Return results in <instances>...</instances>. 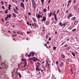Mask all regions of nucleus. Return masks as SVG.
I'll return each mask as SVG.
<instances>
[{
    "label": "nucleus",
    "mask_w": 79,
    "mask_h": 79,
    "mask_svg": "<svg viewBox=\"0 0 79 79\" xmlns=\"http://www.w3.org/2000/svg\"><path fill=\"white\" fill-rule=\"evenodd\" d=\"M15 72V70H13V72H11V74H13V73H14Z\"/></svg>",
    "instance_id": "obj_38"
},
{
    "label": "nucleus",
    "mask_w": 79,
    "mask_h": 79,
    "mask_svg": "<svg viewBox=\"0 0 79 79\" xmlns=\"http://www.w3.org/2000/svg\"><path fill=\"white\" fill-rule=\"evenodd\" d=\"M17 33L18 34H19V31H17Z\"/></svg>",
    "instance_id": "obj_41"
},
{
    "label": "nucleus",
    "mask_w": 79,
    "mask_h": 79,
    "mask_svg": "<svg viewBox=\"0 0 79 79\" xmlns=\"http://www.w3.org/2000/svg\"><path fill=\"white\" fill-rule=\"evenodd\" d=\"M28 15H31V13L29 12V13H28Z\"/></svg>",
    "instance_id": "obj_57"
},
{
    "label": "nucleus",
    "mask_w": 79,
    "mask_h": 79,
    "mask_svg": "<svg viewBox=\"0 0 79 79\" xmlns=\"http://www.w3.org/2000/svg\"><path fill=\"white\" fill-rule=\"evenodd\" d=\"M64 25H66L67 24V22H65L64 23Z\"/></svg>",
    "instance_id": "obj_43"
},
{
    "label": "nucleus",
    "mask_w": 79,
    "mask_h": 79,
    "mask_svg": "<svg viewBox=\"0 0 79 79\" xmlns=\"http://www.w3.org/2000/svg\"><path fill=\"white\" fill-rule=\"evenodd\" d=\"M58 64V61H57L56 62V64Z\"/></svg>",
    "instance_id": "obj_48"
},
{
    "label": "nucleus",
    "mask_w": 79,
    "mask_h": 79,
    "mask_svg": "<svg viewBox=\"0 0 79 79\" xmlns=\"http://www.w3.org/2000/svg\"><path fill=\"white\" fill-rule=\"evenodd\" d=\"M20 33L21 35H23V33L22 32H20Z\"/></svg>",
    "instance_id": "obj_52"
},
{
    "label": "nucleus",
    "mask_w": 79,
    "mask_h": 79,
    "mask_svg": "<svg viewBox=\"0 0 79 79\" xmlns=\"http://www.w3.org/2000/svg\"><path fill=\"white\" fill-rule=\"evenodd\" d=\"M63 65H64V63L63 62H62V63L60 64V67H63Z\"/></svg>",
    "instance_id": "obj_9"
},
{
    "label": "nucleus",
    "mask_w": 79,
    "mask_h": 79,
    "mask_svg": "<svg viewBox=\"0 0 79 79\" xmlns=\"http://www.w3.org/2000/svg\"><path fill=\"white\" fill-rule=\"evenodd\" d=\"M50 65V64H47V65H46V66H48V68H49V65Z\"/></svg>",
    "instance_id": "obj_33"
},
{
    "label": "nucleus",
    "mask_w": 79,
    "mask_h": 79,
    "mask_svg": "<svg viewBox=\"0 0 79 79\" xmlns=\"http://www.w3.org/2000/svg\"><path fill=\"white\" fill-rule=\"evenodd\" d=\"M73 16V15L70 14L69 15V16L67 17L68 19H69L70 17H72Z\"/></svg>",
    "instance_id": "obj_6"
},
{
    "label": "nucleus",
    "mask_w": 79,
    "mask_h": 79,
    "mask_svg": "<svg viewBox=\"0 0 79 79\" xmlns=\"http://www.w3.org/2000/svg\"><path fill=\"white\" fill-rule=\"evenodd\" d=\"M12 15L14 18H16V15L15 14V13H12Z\"/></svg>",
    "instance_id": "obj_12"
},
{
    "label": "nucleus",
    "mask_w": 79,
    "mask_h": 79,
    "mask_svg": "<svg viewBox=\"0 0 79 79\" xmlns=\"http://www.w3.org/2000/svg\"><path fill=\"white\" fill-rule=\"evenodd\" d=\"M48 23H49V21H47L46 23V25H48Z\"/></svg>",
    "instance_id": "obj_23"
},
{
    "label": "nucleus",
    "mask_w": 79,
    "mask_h": 79,
    "mask_svg": "<svg viewBox=\"0 0 79 79\" xmlns=\"http://www.w3.org/2000/svg\"><path fill=\"white\" fill-rule=\"evenodd\" d=\"M21 65V64L19 63L18 64V66L19 67L20 66V65Z\"/></svg>",
    "instance_id": "obj_50"
},
{
    "label": "nucleus",
    "mask_w": 79,
    "mask_h": 79,
    "mask_svg": "<svg viewBox=\"0 0 79 79\" xmlns=\"http://www.w3.org/2000/svg\"><path fill=\"white\" fill-rule=\"evenodd\" d=\"M27 66V62H25V63H24V68H26V67Z\"/></svg>",
    "instance_id": "obj_10"
},
{
    "label": "nucleus",
    "mask_w": 79,
    "mask_h": 79,
    "mask_svg": "<svg viewBox=\"0 0 79 79\" xmlns=\"http://www.w3.org/2000/svg\"><path fill=\"white\" fill-rule=\"evenodd\" d=\"M32 19L34 22H35V20L34 19V17L32 18Z\"/></svg>",
    "instance_id": "obj_31"
},
{
    "label": "nucleus",
    "mask_w": 79,
    "mask_h": 79,
    "mask_svg": "<svg viewBox=\"0 0 79 79\" xmlns=\"http://www.w3.org/2000/svg\"><path fill=\"white\" fill-rule=\"evenodd\" d=\"M43 11H44V13L45 12H47V10H46V9H44L43 10Z\"/></svg>",
    "instance_id": "obj_27"
},
{
    "label": "nucleus",
    "mask_w": 79,
    "mask_h": 79,
    "mask_svg": "<svg viewBox=\"0 0 79 79\" xmlns=\"http://www.w3.org/2000/svg\"><path fill=\"white\" fill-rule=\"evenodd\" d=\"M5 64V63H3V62H2V64Z\"/></svg>",
    "instance_id": "obj_60"
},
{
    "label": "nucleus",
    "mask_w": 79,
    "mask_h": 79,
    "mask_svg": "<svg viewBox=\"0 0 79 79\" xmlns=\"http://www.w3.org/2000/svg\"><path fill=\"white\" fill-rule=\"evenodd\" d=\"M64 26V24L62 23V24H61V25L60 26H61V27H62V26Z\"/></svg>",
    "instance_id": "obj_44"
},
{
    "label": "nucleus",
    "mask_w": 79,
    "mask_h": 79,
    "mask_svg": "<svg viewBox=\"0 0 79 79\" xmlns=\"http://www.w3.org/2000/svg\"><path fill=\"white\" fill-rule=\"evenodd\" d=\"M51 1V0H49L48 1V3H50V2Z\"/></svg>",
    "instance_id": "obj_58"
},
{
    "label": "nucleus",
    "mask_w": 79,
    "mask_h": 79,
    "mask_svg": "<svg viewBox=\"0 0 79 79\" xmlns=\"http://www.w3.org/2000/svg\"><path fill=\"white\" fill-rule=\"evenodd\" d=\"M62 24V23L61 22H60V23H59V25H61V24Z\"/></svg>",
    "instance_id": "obj_54"
},
{
    "label": "nucleus",
    "mask_w": 79,
    "mask_h": 79,
    "mask_svg": "<svg viewBox=\"0 0 79 79\" xmlns=\"http://www.w3.org/2000/svg\"><path fill=\"white\" fill-rule=\"evenodd\" d=\"M27 24L28 25H29V22L28 21L27 22Z\"/></svg>",
    "instance_id": "obj_62"
},
{
    "label": "nucleus",
    "mask_w": 79,
    "mask_h": 79,
    "mask_svg": "<svg viewBox=\"0 0 79 79\" xmlns=\"http://www.w3.org/2000/svg\"><path fill=\"white\" fill-rule=\"evenodd\" d=\"M56 47H53V49L54 50H56Z\"/></svg>",
    "instance_id": "obj_37"
},
{
    "label": "nucleus",
    "mask_w": 79,
    "mask_h": 79,
    "mask_svg": "<svg viewBox=\"0 0 79 79\" xmlns=\"http://www.w3.org/2000/svg\"><path fill=\"white\" fill-rule=\"evenodd\" d=\"M32 32V31H27V33L28 34H29V33H31Z\"/></svg>",
    "instance_id": "obj_25"
},
{
    "label": "nucleus",
    "mask_w": 79,
    "mask_h": 79,
    "mask_svg": "<svg viewBox=\"0 0 79 79\" xmlns=\"http://www.w3.org/2000/svg\"><path fill=\"white\" fill-rule=\"evenodd\" d=\"M44 45H45V46H47V44L46 43H45L44 44Z\"/></svg>",
    "instance_id": "obj_64"
},
{
    "label": "nucleus",
    "mask_w": 79,
    "mask_h": 79,
    "mask_svg": "<svg viewBox=\"0 0 79 79\" xmlns=\"http://www.w3.org/2000/svg\"><path fill=\"white\" fill-rule=\"evenodd\" d=\"M30 55H31V56H34V52H31L30 53Z\"/></svg>",
    "instance_id": "obj_13"
},
{
    "label": "nucleus",
    "mask_w": 79,
    "mask_h": 79,
    "mask_svg": "<svg viewBox=\"0 0 79 79\" xmlns=\"http://www.w3.org/2000/svg\"><path fill=\"white\" fill-rule=\"evenodd\" d=\"M65 42H66V41H65L64 42L61 44V45H63L65 43Z\"/></svg>",
    "instance_id": "obj_40"
},
{
    "label": "nucleus",
    "mask_w": 79,
    "mask_h": 79,
    "mask_svg": "<svg viewBox=\"0 0 79 79\" xmlns=\"http://www.w3.org/2000/svg\"><path fill=\"white\" fill-rule=\"evenodd\" d=\"M22 61H24L25 62L26 61V60L25 59H23L22 60Z\"/></svg>",
    "instance_id": "obj_20"
},
{
    "label": "nucleus",
    "mask_w": 79,
    "mask_h": 79,
    "mask_svg": "<svg viewBox=\"0 0 79 79\" xmlns=\"http://www.w3.org/2000/svg\"><path fill=\"white\" fill-rule=\"evenodd\" d=\"M76 30V29H73L72 30V31H73V32H74V31H75Z\"/></svg>",
    "instance_id": "obj_34"
},
{
    "label": "nucleus",
    "mask_w": 79,
    "mask_h": 79,
    "mask_svg": "<svg viewBox=\"0 0 79 79\" xmlns=\"http://www.w3.org/2000/svg\"><path fill=\"white\" fill-rule=\"evenodd\" d=\"M1 3H2V5H3V2L1 1Z\"/></svg>",
    "instance_id": "obj_53"
},
{
    "label": "nucleus",
    "mask_w": 79,
    "mask_h": 79,
    "mask_svg": "<svg viewBox=\"0 0 79 79\" xmlns=\"http://www.w3.org/2000/svg\"><path fill=\"white\" fill-rule=\"evenodd\" d=\"M52 12H50V15H49V17H50L52 16Z\"/></svg>",
    "instance_id": "obj_29"
},
{
    "label": "nucleus",
    "mask_w": 79,
    "mask_h": 79,
    "mask_svg": "<svg viewBox=\"0 0 79 79\" xmlns=\"http://www.w3.org/2000/svg\"><path fill=\"white\" fill-rule=\"evenodd\" d=\"M70 48H71V47H69L68 48V50H69V49H70Z\"/></svg>",
    "instance_id": "obj_56"
},
{
    "label": "nucleus",
    "mask_w": 79,
    "mask_h": 79,
    "mask_svg": "<svg viewBox=\"0 0 79 79\" xmlns=\"http://www.w3.org/2000/svg\"><path fill=\"white\" fill-rule=\"evenodd\" d=\"M14 12L15 13H16V14H18V11L16 10V9H15V8H14Z\"/></svg>",
    "instance_id": "obj_5"
},
{
    "label": "nucleus",
    "mask_w": 79,
    "mask_h": 79,
    "mask_svg": "<svg viewBox=\"0 0 79 79\" xmlns=\"http://www.w3.org/2000/svg\"><path fill=\"white\" fill-rule=\"evenodd\" d=\"M37 64H40V63H39V62H37Z\"/></svg>",
    "instance_id": "obj_55"
},
{
    "label": "nucleus",
    "mask_w": 79,
    "mask_h": 79,
    "mask_svg": "<svg viewBox=\"0 0 79 79\" xmlns=\"http://www.w3.org/2000/svg\"><path fill=\"white\" fill-rule=\"evenodd\" d=\"M46 39H47V38H48V35H46Z\"/></svg>",
    "instance_id": "obj_51"
},
{
    "label": "nucleus",
    "mask_w": 79,
    "mask_h": 79,
    "mask_svg": "<svg viewBox=\"0 0 79 79\" xmlns=\"http://www.w3.org/2000/svg\"><path fill=\"white\" fill-rule=\"evenodd\" d=\"M48 61H49V59H48V60H47L46 61V62L47 63V64H48Z\"/></svg>",
    "instance_id": "obj_24"
},
{
    "label": "nucleus",
    "mask_w": 79,
    "mask_h": 79,
    "mask_svg": "<svg viewBox=\"0 0 79 79\" xmlns=\"http://www.w3.org/2000/svg\"><path fill=\"white\" fill-rule=\"evenodd\" d=\"M41 2H42V5H43L44 2V0H41Z\"/></svg>",
    "instance_id": "obj_21"
},
{
    "label": "nucleus",
    "mask_w": 79,
    "mask_h": 79,
    "mask_svg": "<svg viewBox=\"0 0 79 79\" xmlns=\"http://www.w3.org/2000/svg\"><path fill=\"white\" fill-rule=\"evenodd\" d=\"M34 24H35V27H38V26H37V24H36V23H34Z\"/></svg>",
    "instance_id": "obj_22"
},
{
    "label": "nucleus",
    "mask_w": 79,
    "mask_h": 79,
    "mask_svg": "<svg viewBox=\"0 0 79 79\" xmlns=\"http://www.w3.org/2000/svg\"><path fill=\"white\" fill-rule=\"evenodd\" d=\"M52 15L53 16L54 15V16H55V15H56V14H55V13H52Z\"/></svg>",
    "instance_id": "obj_26"
},
{
    "label": "nucleus",
    "mask_w": 79,
    "mask_h": 79,
    "mask_svg": "<svg viewBox=\"0 0 79 79\" xmlns=\"http://www.w3.org/2000/svg\"><path fill=\"white\" fill-rule=\"evenodd\" d=\"M43 19L42 20V22H43V21H45L46 20V17H45L43 16Z\"/></svg>",
    "instance_id": "obj_7"
},
{
    "label": "nucleus",
    "mask_w": 79,
    "mask_h": 79,
    "mask_svg": "<svg viewBox=\"0 0 79 79\" xmlns=\"http://www.w3.org/2000/svg\"><path fill=\"white\" fill-rule=\"evenodd\" d=\"M48 40L49 41H50V40H51V38H50V37L49 38V39H48Z\"/></svg>",
    "instance_id": "obj_46"
},
{
    "label": "nucleus",
    "mask_w": 79,
    "mask_h": 79,
    "mask_svg": "<svg viewBox=\"0 0 79 79\" xmlns=\"http://www.w3.org/2000/svg\"><path fill=\"white\" fill-rule=\"evenodd\" d=\"M2 9H3V10H5V9L3 6H2Z\"/></svg>",
    "instance_id": "obj_36"
},
{
    "label": "nucleus",
    "mask_w": 79,
    "mask_h": 79,
    "mask_svg": "<svg viewBox=\"0 0 79 79\" xmlns=\"http://www.w3.org/2000/svg\"><path fill=\"white\" fill-rule=\"evenodd\" d=\"M76 19V17H74L72 18V20H74V19Z\"/></svg>",
    "instance_id": "obj_28"
},
{
    "label": "nucleus",
    "mask_w": 79,
    "mask_h": 79,
    "mask_svg": "<svg viewBox=\"0 0 79 79\" xmlns=\"http://www.w3.org/2000/svg\"><path fill=\"white\" fill-rule=\"evenodd\" d=\"M21 6H22V7H24V4H23V3L21 2Z\"/></svg>",
    "instance_id": "obj_16"
},
{
    "label": "nucleus",
    "mask_w": 79,
    "mask_h": 79,
    "mask_svg": "<svg viewBox=\"0 0 79 79\" xmlns=\"http://www.w3.org/2000/svg\"><path fill=\"white\" fill-rule=\"evenodd\" d=\"M15 9L16 10H18V7H17V6L15 7Z\"/></svg>",
    "instance_id": "obj_32"
},
{
    "label": "nucleus",
    "mask_w": 79,
    "mask_h": 79,
    "mask_svg": "<svg viewBox=\"0 0 79 79\" xmlns=\"http://www.w3.org/2000/svg\"><path fill=\"white\" fill-rule=\"evenodd\" d=\"M16 75H19V78H21V74H20V73H18V72L17 71H16Z\"/></svg>",
    "instance_id": "obj_3"
},
{
    "label": "nucleus",
    "mask_w": 79,
    "mask_h": 79,
    "mask_svg": "<svg viewBox=\"0 0 79 79\" xmlns=\"http://www.w3.org/2000/svg\"><path fill=\"white\" fill-rule=\"evenodd\" d=\"M12 74V76L13 77V78H14V77H13L14 76H15V74Z\"/></svg>",
    "instance_id": "obj_45"
},
{
    "label": "nucleus",
    "mask_w": 79,
    "mask_h": 79,
    "mask_svg": "<svg viewBox=\"0 0 79 79\" xmlns=\"http://www.w3.org/2000/svg\"><path fill=\"white\" fill-rule=\"evenodd\" d=\"M27 56H28V57H30V56H31V55L30 54L29 55H27Z\"/></svg>",
    "instance_id": "obj_35"
},
{
    "label": "nucleus",
    "mask_w": 79,
    "mask_h": 79,
    "mask_svg": "<svg viewBox=\"0 0 79 79\" xmlns=\"http://www.w3.org/2000/svg\"><path fill=\"white\" fill-rule=\"evenodd\" d=\"M77 23H78V20H76L75 21L74 23L75 24V25H77Z\"/></svg>",
    "instance_id": "obj_14"
},
{
    "label": "nucleus",
    "mask_w": 79,
    "mask_h": 79,
    "mask_svg": "<svg viewBox=\"0 0 79 79\" xmlns=\"http://www.w3.org/2000/svg\"><path fill=\"white\" fill-rule=\"evenodd\" d=\"M16 35H13L12 36V37H16Z\"/></svg>",
    "instance_id": "obj_30"
},
{
    "label": "nucleus",
    "mask_w": 79,
    "mask_h": 79,
    "mask_svg": "<svg viewBox=\"0 0 79 79\" xmlns=\"http://www.w3.org/2000/svg\"><path fill=\"white\" fill-rule=\"evenodd\" d=\"M37 60V58H35V57H33V58H31L30 59V60L31 61V60H33L34 61H35L36 60Z\"/></svg>",
    "instance_id": "obj_2"
},
{
    "label": "nucleus",
    "mask_w": 79,
    "mask_h": 79,
    "mask_svg": "<svg viewBox=\"0 0 79 79\" xmlns=\"http://www.w3.org/2000/svg\"><path fill=\"white\" fill-rule=\"evenodd\" d=\"M54 18L56 21H57V20H58V19H57V18L56 17V15H55V16H54Z\"/></svg>",
    "instance_id": "obj_17"
},
{
    "label": "nucleus",
    "mask_w": 79,
    "mask_h": 79,
    "mask_svg": "<svg viewBox=\"0 0 79 79\" xmlns=\"http://www.w3.org/2000/svg\"><path fill=\"white\" fill-rule=\"evenodd\" d=\"M8 13V11H6L5 12V13L6 14V13Z\"/></svg>",
    "instance_id": "obj_61"
},
{
    "label": "nucleus",
    "mask_w": 79,
    "mask_h": 79,
    "mask_svg": "<svg viewBox=\"0 0 79 79\" xmlns=\"http://www.w3.org/2000/svg\"><path fill=\"white\" fill-rule=\"evenodd\" d=\"M33 5V8H34V9H35L36 8V5L34 4V5Z\"/></svg>",
    "instance_id": "obj_15"
},
{
    "label": "nucleus",
    "mask_w": 79,
    "mask_h": 79,
    "mask_svg": "<svg viewBox=\"0 0 79 79\" xmlns=\"http://www.w3.org/2000/svg\"><path fill=\"white\" fill-rule=\"evenodd\" d=\"M69 3H70L71 2V0H69V2H68Z\"/></svg>",
    "instance_id": "obj_42"
},
{
    "label": "nucleus",
    "mask_w": 79,
    "mask_h": 79,
    "mask_svg": "<svg viewBox=\"0 0 79 79\" xmlns=\"http://www.w3.org/2000/svg\"><path fill=\"white\" fill-rule=\"evenodd\" d=\"M49 8H50V7H49V6H48V10H49L50 9Z\"/></svg>",
    "instance_id": "obj_47"
},
{
    "label": "nucleus",
    "mask_w": 79,
    "mask_h": 79,
    "mask_svg": "<svg viewBox=\"0 0 79 79\" xmlns=\"http://www.w3.org/2000/svg\"><path fill=\"white\" fill-rule=\"evenodd\" d=\"M49 44V41H48L47 42V44Z\"/></svg>",
    "instance_id": "obj_63"
},
{
    "label": "nucleus",
    "mask_w": 79,
    "mask_h": 79,
    "mask_svg": "<svg viewBox=\"0 0 79 79\" xmlns=\"http://www.w3.org/2000/svg\"><path fill=\"white\" fill-rule=\"evenodd\" d=\"M11 15H7V17H6L5 18V20L6 21H7V19H8V17L9 18H11Z\"/></svg>",
    "instance_id": "obj_4"
},
{
    "label": "nucleus",
    "mask_w": 79,
    "mask_h": 79,
    "mask_svg": "<svg viewBox=\"0 0 79 79\" xmlns=\"http://www.w3.org/2000/svg\"><path fill=\"white\" fill-rule=\"evenodd\" d=\"M36 71H40V69L39 68V65H37L36 67Z\"/></svg>",
    "instance_id": "obj_1"
},
{
    "label": "nucleus",
    "mask_w": 79,
    "mask_h": 79,
    "mask_svg": "<svg viewBox=\"0 0 79 79\" xmlns=\"http://www.w3.org/2000/svg\"><path fill=\"white\" fill-rule=\"evenodd\" d=\"M76 0H74L73 3H76Z\"/></svg>",
    "instance_id": "obj_49"
},
{
    "label": "nucleus",
    "mask_w": 79,
    "mask_h": 79,
    "mask_svg": "<svg viewBox=\"0 0 79 79\" xmlns=\"http://www.w3.org/2000/svg\"><path fill=\"white\" fill-rule=\"evenodd\" d=\"M32 2L33 5H35V2L34 0H32Z\"/></svg>",
    "instance_id": "obj_11"
},
{
    "label": "nucleus",
    "mask_w": 79,
    "mask_h": 79,
    "mask_svg": "<svg viewBox=\"0 0 79 79\" xmlns=\"http://www.w3.org/2000/svg\"><path fill=\"white\" fill-rule=\"evenodd\" d=\"M61 56L62 58H64V57H65V56H64V54H62Z\"/></svg>",
    "instance_id": "obj_19"
},
{
    "label": "nucleus",
    "mask_w": 79,
    "mask_h": 79,
    "mask_svg": "<svg viewBox=\"0 0 79 79\" xmlns=\"http://www.w3.org/2000/svg\"><path fill=\"white\" fill-rule=\"evenodd\" d=\"M72 55L73 56H76V54H75V53L74 52H72Z\"/></svg>",
    "instance_id": "obj_18"
},
{
    "label": "nucleus",
    "mask_w": 79,
    "mask_h": 79,
    "mask_svg": "<svg viewBox=\"0 0 79 79\" xmlns=\"http://www.w3.org/2000/svg\"><path fill=\"white\" fill-rule=\"evenodd\" d=\"M36 17L38 18H40V14H38L37 16V14H36Z\"/></svg>",
    "instance_id": "obj_8"
},
{
    "label": "nucleus",
    "mask_w": 79,
    "mask_h": 79,
    "mask_svg": "<svg viewBox=\"0 0 79 79\" xmlns=\"http://www.w3.org/2000/svg\"><path fill=\"white\" fill-rule=\"evenodd\" d=\"M11 6V5L9 4L8 8H10Z\"/></svg>",
    "instance_id": "obj_39"
},
{
    "label": "nucleus",
    "mask_w": 79,
    "mask_h": 79,
    "mask_svg": "<svg viewBox=\"0 0 79 79\" xmlns=\"http://www.w3.org/2000/svg\"><path fill=\"white\" fill-rule=\"evenodd\" d=\"M59 12H60L59 10H58L57 11V13H59Z\"/></svg>",
    "instance_id": "obj_59"
}]
</instances>
